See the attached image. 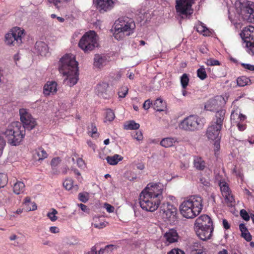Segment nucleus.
Listing matches in <instances>:
<instances>
[{"label": "nucleus", "mask_w": 254, "mask_h": 254, "mask_svg": "<svg viewBox=\"0 0 254 254\" xmlns=\"http://www.w3.org/2000/svg\"><path fill=\"white\" fill-rule=\"evenodd\" d=\"M223 225L225 229H228L230 228V226L226 219L223 220Z\"/></svg>", "instance_id": "nucleus-62"}, {"label": "nucleus", "mask_w": 254, "mask_h": 254, "mask_svg": "<svg viewBox=\"0 0 254 254\" xmlns=\"http://www.w3.org/2000/svg\"><path fill=\"white\" fill-rule=\"evenodd\" d=\"M222 194L228 202L232 203L234 202V198L231 193L230 188L225 182H220L219 184Z\"/></svg>", "instance_id": "nucleus-18"}, {"label": "nucleus", "mask_w": 254, "mask_h": 254, "mask_svg": "<svg viewBox=\"0 0 254 254\" xmlns=\"http://www.w3.org/2000/svg\"><path fill=\"white\" fill-rule=\"evenodd\" d=\"M69 0H49V1L51 3H53L57 8H59L61 6L60 5V3L67 2Z\"/></svg>", "instance_id": "nucleus-47"}, {"label": "nucleus", "mask_w": 254, "mask_h": 254, "mask_svg": "<svg viewBox=\"0 0 254 254\" xmlns=\"http://www.w3.org/2000/svg\"><path fill=\"white\" fill-rule=\"evenodd\" d=\"M98 218H95L94 219L95 223L94 224H93V225H94V226L95 228H98V229H102V228H103L105 227H106V224L105 222L102 221L100 222H98L97 221V220H98Z\"/></svg>", "instance_id": "nucleus-45"}, {"label": "nucleus", "mask_w": 254, "mask_h": 254, "mask_svg": "<svg viewBox=\"0 0 254 254\" xmlns=\"http://www.w3.org/2000/svg\"><path fill=\"white\" fill-rule=\"evenodd\" d=\"M107 62V60L106 56L99 54L95 55L93 65L96 68H101L103 66L106 65Z\"/></svg>", "instance_id": "nucleus-23"}, {"label": "nucleus", "mask_w": 254, "mask_h": 254, "mask_svg": "<svg viewBox=\"0 0 254 254\" xmlns=\"http://www.w3.org/2000/svg\"><path fill=\"white\" fill-rule=\"evenodd\" d=\"M136 168L138 170H142L144 169V165L142 163H139L136 164Z\"/></svg>", "instance_id": "nucleus-64"}, {"label": "nucleus", "mask_w": 254, "mask_h": 254, "mask_svg": "<svg viewBox=\"0 0 254 254\" xmlns=\"http://www.w3.org/2000/svg\"><path fill=\"white\" fill-rule=\"evenodd\" d=\"M225 97L222 96H217L213 99L208 100L205 105V109L208 111H214L220 107L224 105L228 100V97Z\"/></svg>", "instance_id": "nucleus-14"}, {"label": "nucleus", "mask_w": 254, "mask_h": 254, "mask_svg": "<svg viewBox=\"0 0 254 254\" xmlns=\"http://www.w3.org/2000/svg\"><path fill=\"white\" fill-rule=\"evenodd\" d=\"M60 158L59 157H56L52 160L51 165L52 166L56 167L60 163Z\"/></svg>", "instance_id": "nucleus-53"}, {"label": "nucleus", "mask_w": 254, "mask_h": 254, "mask_svg": "<svg viewBox=\"0 0 254 254\" xmlns=\"http://www.w3.org/2000/svg\"><path fill=\"white\" fill-rule=\"evenodd\" d=\"M109 87V85L106 82H103L99 84L96 88V91L99 96H102L104 98H107L106 92Z\"/></svg>", "instance_id": "nucleus-25"}, {"label": "nucleus", "mask_w": 254, "mask_h": 254, "mask_svg": "<svg viewBox=\"0 0 254 254\" xmlns=\"http://www.w3.org/2000/svg\"><path fill=\"white\" fill-rule=\"evenodd\" d=\"M206 64L207 65L209 66L218 65L220 64L219 61L212 58L208 59L206 62Z\"/></svg>", "instance_id": "nucleus-46"}, {"label": "nucleus", "mask_w": 254, "mask_h": 254, "mask_svg": "<svg viewBox=\"0 0 254 254\" xmlns=\"http://www.w3.org/2000/svg\"><path fill=\"white\" fill-rule=\"evenodd\" d=\"M235 103L234 101L232 105L233 109L231 115V121L232 124H235L239 121H244L246 119V116L240 113L238 107H235Z\"/></svg>", "instance_id": "nucleus-17"}, {"label": "nucleus", "mask_w": 254, "mask_h": 254, "mask_svg": "<svg viewBox=\"0 0 254 254\" xmlns=\"http://www.w3.org/2000/svg\"><path fill=\"white\" fill-rule=\"evenodd\" d=\"M202 198L198 195H192L187 197L180 206L181 213L187 218L192 219L195 217L202 209Z\"/></svg>", "instance_id": "nucleus-3"}, {"label": "nucleus", "mask_w": 254, "mask_h": 254, "mask_svg": "<svg viewBox=\"0 0 254 254\" xmlns=\"http://www.w3.org/2000/svg\"><path fill=\"white\" fill-rule=\"evenodd\" d=\"M189 79L188 75L186 73H184L181 77V82L182 87L185 89L188 85Z\"/></svg>", "instance_id": "nucleus-40"}, {"label": "nucleus", "mask_w": 254, "mask_h": 254, "mask_svg": "<svg viewBox=\"0 0 254 254\" xmlns=\"http://www.w3.org/2000/svg\"><path fill=\"white\" fill-rule=\"evenodd\" d=\"M19 115L21 122L22 123V127L25 129L31 130L36 126V122L31 114L25 109L19 110Z\"/></svg>", "instance_id": "nucleus-13"}, {"label": "nucleus", "mask_w": 254, "mask_h": 254, "mask_svg": "<svg viewBox=\"0 0 254 254\" xmlns=\"http://www.w3.org/2000/svg\"><path fill=\"white\" fill-rule=\"evenodd\" d=\"M202 127L201 119L196 116H190L183 120L179 127L185 130H194Z\"/></svg>", "instance_id": "nucleus-10"}, {"label": "nucleus", "mask_w": 254, "mask_h": 254, "mask_svg": "<svg viewBox=\"0 0 254 254\" xmlns=\"http://www.w3.org/2000/svg\"><path fill=\"white\" fill-rule=\"evenodd\" d=\"M50 231L51 233L56 234L59 232V229L56 226H52L50 228Z\"/></svg>", "instance_id": "nucleus-59"}, {"label": "nucleus", "mask_w": 254, "mask_h": 254, "mask_svg": "<svg viewBox=\"0 0 254 254\" xmlns=\"http://www.w3.org/2000/svg\"><path fill=\"white\" fill-rule=\"evenodd\" d=\"M162 217L170 222H174L176 219L177 209L169 202L163 203L160 207Z\"/></svg>", "instance_id": "nucleus-12"}, {"label": "nucleus", "mask_w": 254, "mask_h": 254, "mask_svg": "<svg viewBox=\"0 0 254 254\" xmlns=\"http://www.w3.org/2000/svg\"><path fill=\"white\" fill-rule=\"evenodd\" d=\"M242 122L243 121H239L238 123H235L236 124L237 126L238 127V129L240 131H243L246 128V125L241 123V122Z\"/></svg>", "instance_id": "nucleus-55"}, {"label": "nucleus", "mask_w": 254, "mask_h": 254, "mask_svg": "<svg viewBox=\"0 0 254 254\" xmlns=\"http://www.w3.org/2000/svg\"><path fill=\"white\" fill-rule=\"evenodd\" d=\"M59 71L64 76V83L71 87L78 80V67L75 56L72 54H66L60 60Z\"/></svg>", "instance_id": "nucleus-2"}, {"label": "nucleus", "mask_w": 254, "mask_h": 254, "mask_svg": "<svg viewBox=\"0 0 254 254\" xmlns=\"http://www.w3.org/2000/svg\"><path fill=\"white\" fill-rule=\"evenodd\" d=\"M35 157L38 160H43L47 157V152L42 148L35 150Z\"/></svg>", "instance_id": "nucleus-33"}, {"label": "nucleus", "mask_w": 254, "mask_h": 254, "mask_svg": "<svg viewBox=\"0 0 254 254\" xmlns=\"http://www.w3.org/2000/svg\"><path fill=\"white\" fill-rule=\"evenodd\" d=\"M77 164L79 167H82L84 165V162L82 159L78 158L77 159Z\"/></svg>", "instance_id": "nucleus-61"}, {"label": "nucleus", "mask_w": 254, "mask_h": 254, "mask_svg": "<svg viewBox=\"0 0 254 254\" xmlns=\"http://www.w3.org/2000/svg\"><path fill=\"white\" fill-rule=\"evenodd\" d=\"M194 0H176L175 8L178 15L182 18L187 17L193 12L191 6Z\"/></svg>", "instance_id": "nucleus-11"}, {"label": "nucleus", "mask_w": 254, "mask_h": 254, "mask_svg": "<svg viewBox=\"0 0 254 254\" xmlns=\"http://www.w3.org/2000/svg\"><path fill=\"white\" fill-rule=\"evenodd\" d=\"M89 195L87 192L79 193L78 194V199L82 202L86 203L89 199Z\"/></svg>", "instance_id": "nucleus-41"}, {"label": "nucleus", "mask_w": 254, "mask_h": 254, "mask_svg": "<svg viewBox=\"0 0 254 254\" xmlns=\"http://www.w3.org/2000/svg\"><path fill=\"white\" fill-rule=\"evenodd\" d=\"M88 134L92 137L97 138L99 136V133L97 132V128L95 125L92 124L88 128Z\"/></svg>", "instance_id": "nucleus-34"}, {"label": "nucleus", "mask_w": 254, "mask_h": 254, "mask_svg": "<svg viewBox=\"0 0 254 254\" xmlns=\"http://www.w3.org/2000/svg\"><path fill=\"white\" fill-rule=\"evenodd\" d=\"M105 208L107 210V211L109 212H113L114 211V206H112L111 205L109 204H105Z\"/></svg>", "instance_id": "nucleus-58"}, {"label": "nucleus", "mask_w": 254, "mask_h": 254, "mask_svg": "<svg viewBox=\"0 0 254 254\" xmlns=\"http://www.w3.org/2000/svg\"><path fill=\"white\" fill-rule=\"evenodd\" d=\"M194 167L198 170H203L206 166L204 161L199 157H195L193 160Z\"/></svg>", "instance_id": "nucleus-29"}, {"label": "nucleus", "mask_w": 254, "mask_h": 254, "mask_svg": "<svg viewBox=\"0 0 254 254\" xmlns=\"http://www.w3.org/2000/svg\"><path fill=\"white\" fill-rule=\"evenodd\" d=\"M242 236L248 242H250L252 240V236L248 231L242 233Z\"/></svg>", "instance_id": "nucleus-52"}, {"label": "nucleus", "mask_w": 254, "mask_h": 254, "mask_svg": "<svg viewBox=\"0 0 254 254\" xmlns=\"http://www.w3.org/2000/svg\"><path fill=\"white\" fill-rule=\"evenodd\" d=\"M115 117L114 113L110 109H108L106 112V119L108 121H112Z\"/></svg>", "instance_id": "nucleus-44"}, {"label": "nucleus", "mask_w": 254, "mask_h": 254, "mask_svg": "<svg viewBox=\"0 0 254 254\" xmlns=\"http://www.w3.org/2000/svg\"><path fill=\"white\" fill-rule=\"evenodd\" d=\"M163 188L160 183L147 185L140 194V207L147 211L154 212L157 210L163 198Z\"/></svg>", "instance_id": "nucleus-1"}, {"label": "nucleus", "mask_w": 254, "mask_h": 254, "mask_svg": "<svg viewBox=\"0 0 254 254\" xmlns=\"http://www.w3.org/2000/svg\"><path fill=\"white\" fill-rule=\"evenodd\" d=\"M78 45L85 52L94 50L98 46L96 33L94 31L86 32L80 40Z\"/></svg>", "instance_id": "nucleus-8"}, {"label": "nucleus", "mask_w": 254, "mask_h": 254, "mask_svg": "<svg viewBox=\"0 0 254 254\" xmlns=\"http://www.w3.org/2000/svg\"><path fill=\"white\" fill-rule=\"evenodd\" d=\"M23 205L28 211H34L37 208L36 204L34 202H31V198L29 196H27L24 199Z\"/></svg>", "instance_id": "nucleus-26"}, {"label": "nucleus", "mask_w": 254, "mask_h": 254, "mask_svg": "<svg viewBox=\"0 0 254 254\" xmlns=\"http://www.w3.org/2000/svg\"><path fill=\"white\" fill-rule=\"evenodd\" d=\"M5 145V141L1 136H0V157L1 156L2 153L3 149L4 148Z\"/></svg>", "instance_id": "nucleus-54"}, {"label": "nucleus", "mask_w": 254, "mask_h": 254, "mask_svg": "<svg viewBox=\"0 0 254 254\" xmlns=\"http://www.w3.org/2000/svg\"><path fill=\"white\" fill-rule=\"evenodd\" d=\"M115 247L114 245H109L106 246L104 248L101 249L98 252V254H104L105 253H109V248H112Z\"/></svg>", "instance_id": "nucleus-49"}, {"label": "nucleus", "mask_w": 254, "mask_h": 254, "mask_svg": "<svg viewBox=\"0 0 254 254\" xmlns=\"http://www.w3.org/2000/svg\"><path fill=\"white\" fill-rule=\"evenodd\" d=\"M5 136L9 144L12 146L20 144L25 135V130L19 122L10 124L6 130L2 132Z\"/></svg>", "instance_id": "nucleus-4"}, {"label": "nucleus", "mask_w": 254, "mask_h": 254, "mask_svg": "<svg viewBox=\"0 0 254 254\" xmlns=\"http://www.w3.org/2000/svg\"><path fill=\"white\" fill-rule=\"evenodd\" d=\"M241 216L246 221H248L250 219V216L248 212L245 209H242L240 211Z\"/></svg>", "instance_id": "nucleus-50"}, {"label": "nucleus", "mask_w": 254, "mask_h": 254, "mask_svg": "<svg viewBox=\"0 0 254 254\" xmlns=\"http://www.w3.org/2000/svg\"><path fill=\"white\" fill-rule=\"evenodd\" d=\"M167 254H185V252L179 249H174L170 251Z\"/></svg>", "instance_id": "nucleus-51"}, {"label": "nucleus", "mask_w": 254, "mask_h": 254, "mask_svg": "<svg viewBox=\"0 0 254 254\" xmlns=\"http://www.w3.org/2000/svg\"><path fill=\"white\" fill-rule=\"evenodd\" d=\"M128 89L127 86H122L118 92L119 97L120 98H124L128 92Z\"/></svg>", "instance_id": "nucleus-43"}, {"label": "nucleus", "mask_w": 254, "mask_h": 254, "mask_svg": "<svg viewBox=\"0 0 254 254\" xmlns=\"http://www.w3.org/2000/svg\"><path fill=\"white\" fill-rule=\"evenodd\" d=\"M13 192L16 194L22 193L25 190V185L20 181L15 183L13 187Z\"/></svg>", "instance_id": "nucleus-31"}, {"label": "nucleus", "mask_w": 254, "mask_h": 254, "mask_svg": "<svg viewBox=\"0 0 254 254\" xmlns=\"http://www.w3.org/2000/svg\"><path fill=\"white\" fill-rule=\"evenodd\" d=\"M225 114V111L221 110L217 111L216 113V121L212 123V124L207 128L206 135L207 138L212 140H216L215 144L219 145L217 144V142L219 141L221 136H219L220 131L222 128L223 120Z\"/></svg>", "instance_id": "nucleus-6"}, {"label": "nucleus", "mask_w": 254, "mask_h": 254, "mask_svg": "<svg viewBox=\"0 0 254 254\" xmlns=\"http://www.w3.org/2000/svg\"><path fill=\"white\" fill-rule=\"evenodd\" d=\"M35 48L37 53L42 56H46L48 53L47 45L43 42H37Z\"/></svg>", "instance_id": "nucleus-24"}, {"label": "nucleus", "mask_w": 254, "mask_h": 254, "mask_svg": "<svg viewBox=\"0 0 254 254\" xmlns=\"http://www.w3.org/2000/svg\"><path fill=\"white\" fill-rule=\"evenodd\" d=\"M23 34V30L19 27H14L5 35L4 42L9 46H18L22 42Z\"/></svg>", "instance_id": "nucleus-9"}, {"label": "nucleus", "mask_w": 254, "mask_h": 254, "mask_svg": "<svg viewBox=\"0 0 254 254\" xmlns=\"http://www.w3.org/2000/svg\"><path fill=\"white\" fill-rule=\"evenodd\" d=\"M194 225L195 228L197 227H212V221L207 215H202L196 219Z\"/></svg>", "instance_id": "nucleus-19"}, {"label": "nucleus", "mask_w": 254, "mask_h": 254, "mask_svg": "<svg viewBox=\"0 0 254 254\" xmlns=\"http://www.w3.org/2000/svg\"><path fill=\"white\" fill-rule=\"evenodd\" d=\"M176 141L175 137H166L161 140L160 144L162 147L168 148L172 146Z\"/></svg>", "instance_id": "nucleus-27"}, {"label": "nucleus", "mask_w": 254, "mask_h": 254, "mask_svg": "<svg viewBox=\"0 0 254 254\" xmlns=\"http://www.w3.org/2000/svg\"><path fill=\"white\" fill-rule=\"evenodd\" d=\"M135 24L132 19L128 17L119 18L114 24V36L118 40L123 39L133 32Z\"/></svg>", "instance_id": "nucleus-5"}, {"label": "nucleus", "mask_w": 254, "mask_h": 254, "mask_svg": "<svg viewBox=\"0 0 254 254\" xmlns=\"http://www.w3.org/2000/svg\"><path fill=\"white\" fill-rule=\"evenodd\" d=\"M152 102L151 101H150V99H148L147 100H146L143 105V108L145 109V110H148L150 107V105H152Z\"/></svg>", "instance_id": "nucleus-56"}, {"label": "nucleus", "mask_w": 254, "mask_h": 254, "mask_svg": "<svg viewBox=\"0 0 254 254\" xmlns=\"http://www.w3.org/2000/svg\"><path fill=\"white\" fill-rule=\"evenodd\" d=\"M163 238L165 239V243L167 245H169L177 242L179 236L176 230L171 229L164 233Z\"/></svg>", "instance_id": "nucleus-16"}, {"label": "nucleus", "mask_w": 254, "mask_h": 254, "mask_svg": "<svg viewBox=\"0 0 254 254\" xmlns=\"http://www.w3.org/2000/svg\"><path fill=\"white\" fill-rule=\"evenodd\" d=\"M237 81L238 85L241 87L245 86L251 82L250 79L244 76L238 78Z\"/></svg>", "instance_id": "nucleus-37"}, {"label": "nucleus", "mask_w": 254, "mask_h": 254, "mask_svg": "<svg viewBox=\"0 0 254 254\" xmlns=\"http://www.w3.org/2000/svg\"><path fill=\"white\" fill-rule=\"evenodd\" d=\"M239 228L242 232V234L246 232H247L248 231L244 224H240L239 225Z\"/></svg>", "instance_id": "nucleus-60"}, {"label": "nucleus", "mask_w": 254, "mask_h": 254, "mask_svg": "<svg viewBox=\"0 0 254 254\" xmlns=\"http://www.w3.org/2000/svg\"><path fill=\"white\" fill-rule=\"evenodd\" d=\"M139 127V124L136 123L134 121H130L124 125V128L127 130L137 129Z\"/></svg>", "instance_id": "nucleus-35"}, {"label": "nucleus", "mask_w": 254, "mask_h": 254, "mask_svg": "<svg viewBox=\"0 0 254 254\" xmlns=\"http://www.w3.org/2000/svg\"><path fill=\"white\" fill-rule=\"evenodd\" d=\"M195 229L197 235L203 241L210 238L213 230V227H197Z\"/></svg>", "instance_id": "nucleus-15"}, {"label": "nucleus", "mask_w": 254, "mask_h": 254, "mask_svg": "<svg viewBox=\"0 0 254 254\" xmlns=\"http://www.w3.org/2000/svg\"><path fill=\"white\" fill-rule=\"evenodd\" d=\"M50 211L47 213V216L51 221L55 222L58 219V217L56 216L58 211L55 208L51 209Z\"/></svg>", "instance_id": "nucleus-38"}, {"label": "nucleus", "mask_w": 254, "mask_h": 254, "mask_svg": "<svg viewBox=\"0 0 254 254\" xmlns=\"http://www.w3.org/2000/svg\"><path fill=\"white\" fill-rule=\"evenodd\" d=\"M241 36L247 43V46H249V44L251 43L254 37V27L253 26H249L246 27L241 33Z\"/></svg>", "instance_id": "nucleus-20"}, {"label": "nucleus", "mask_w": 254, "mask_h": 254, "mask_svg": "<svg viewBox=\"0 0 254 254\" xmlns=\"http://www.w3.org/2000/svg\"><path fill=\"white\" fill-rule=\"evenodd\" d=\"M236 10L244 20L254 23V4L246 0H240L235 3Z\"/></svg>", "instance_id": "nucleus-7"}, {"label": "nucleus", "mask_w": 254, "mask_h": 254, "mask_svg": "<svg viewBox=\"0 0 254 254\" xmlns=\"http://www.w3.org/2000/svg\"><path fill=\"white\" fill-rule=\"evenodd\" d=\"M197 76L201 80H204L207 77V74L204 67H201L197 71Z\"/></svg>", "instance_id": "nucleus-39"}, {"label": "nucleus", "mask_w": 254, "mask_h": 254, "mask_svg": "<svg viewBox=\"0 0 254 254\" xmlns=\"http://www.w3.org/2000/svg\"><path fill=\"white\" fill-rule=\"evenodd\" d=\"M63 186L67 190H74L75 191H77L78 187L77 185H73V181L70 178H66L63 182Z\"/></svg>", "instance_id": "nucleus-32"}, {"label": "nucleus", "mask_w": 254, "mask_h": 254, "mask_svg": "<svg viewBox=\"0 0 254 254\" xmlns=\"http://www.w3.org/2000/svg\"><path fill=\"white\" fill-rule=\"evenodd\" d=\"M88 254H98L96 247L95 246L92 247L90 252L88 253Z\"/></svg>", "instance_id": "nucleus-63"}, {"label": "nucleus", "mask_w": 254, "mask_h": 254, "mask_svg": "<svg viewBox=\"0 0 254 254\" xmlns=\"http://www.w3.org/2000/svg\"><path fill=\"white\" fill-rule=\"evenodd\" d=\"M114 2L112 0H97L96 5L100 11H107L113 7Z\"/></svg>", "instance_id": "nucleus-21"}, {"label": "nucleus", "mask_w": 254, "mask_h": 254, "mask_svg": "<svg viewBox=\"0 0 254 254\" xmlns=\"http://www.w3.org/2000/svg\"><path fill=\"white\" fill-rule=\"evenodd\" d=\"M7 182V177L6 174L0 173V188L4 187Z\"/></svg>", "instance_id": "nucleus-42"}, {"label": "nucleus", "mask_w": 254, "mask_h": 254, "mask_svg": "<svg viewBox=\"0 0 254 254\" xmlns=\"http://www.w3.org/2000/svg\"><path fill=\"white\" fill-rule=\"evenodd\" d=\"M123 159V157L119 154H115L113 156H109L106 157L108 163L111 165H116Z\"/></svg>", "instance_id": "nucleus-28"}, {"label": "nucleus", "mask_w": 254, "mask_h": 254, "mask_svg": "<svg viewBox=\"0 0 254 254\" xmlns=\"http://www.w3.org/2000/svg\"><path fill=\"white\" fill-rule=\"evenodd\" d=\"M196 30L198 32L203 34L204 36H209L210 35L209 30L202 23L196 26Z\"/></svg>", "instance_id": "nucleus-36"}, {"label": "nucleus", "mask_w": 254, "mask_h": 254, "mask_svg": "<svg viewBox=\"0 0 254 254\" xmlns=\"http://www.w3.org/2000/svg\"><path fill=\"white\" fill-rule=\"evenodd\" d=\"M57 83L54 81H48L44 86L43 93L45 95L54 94L57 91Z\"/></svg>", "instance_id": "nucleus-22"}, {"label": "nucleus", "mask_w": 254, "mask_h": 254, "mask_svg": "<svg viewBox=\"0 0 254 254\" xmlns=\"http://www.w3.org/2000/svg\"><path fill=\"white\" fill-rule=\"evenodd\" d=\"M152 106L156 111H162L166 108V104L162 99L158 98L152 104Z\"/></svg>", "instance_id": "nucleus-30"}, {"label": "nucleus", "mask_w": 254, "mask_h": 254, "mask_svg": "<svg viewBox=\"0 0 254 254\" xmlns=\"http://www.w3.org/2000/svg\"><path fill=\"white\" fill-rule=\"evenodd\" d=\"M242 65L246 69L251 71L254 70V65L248 64H242Z\"/></svg>", "instance_id": "nucleus-57"}, {"label": "nucleus", "mask_w": 254, "mask_h": 254, "mask_svg": "<svg viewBox=\"0 0 254 254\" xmlns=\"http://www.w3.org/2000/svg\"><path fill=\"white\" fill-rule=\"evenodd\" d=\"M133 137L138 141H141L143 139V135L141 131L138 130L132 134Z\"/></svg>", "instance_id": "nucleus-48"}]
</instances>
